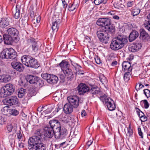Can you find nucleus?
<instances>
[{
  "mask_svg": "<svg viewBox=\"0 0 150 150\" xmlns=\"http://www.w3.org/2000/svg\"><path fill=\"white\" fill-rule=\"evenodd\" d=\"M42 137L41 129L35 131L34 135L28 140V148L29 150H46V144L43 143Z\"/></svg>",
  "mask_w": 150,
  "mask_h": 150,
  "instance_id": "f257e3e1",
  "label": "nucleus"
},
{
  "mask_svg": "<svg viewBox=\"0 0 150 150\" xmlns=\"http://www.w3.org/2000/svg\"><path fill=\"white\" fill-rule=\"evenodd\" d=\"M49 124L55 132V137L57 139H62L65 138L67 134V129L64 127H61L60 122L58 120H52L49 122Z\"/></svg>",
  "mask_w": 150,
  "mask_h": 150,
  "instance_id": "f03ea898",
  "label": "nucleus"
},
{
  "mask_svg": "<svg viewBox=\"0 0 150 150\" xmlns=\"http://www.w3.org/2000/svg\"><path fill=\"white\" fill-rule=\"evenodd\" d=\"M127 42V40L123 35H119L113 39L110 45V47L113 50H117L123 47Z\"/></svg>",
  "mask_w": 150,
  "mask_h": 150,
  "instance_id": "7ed1b4c3",
  "label": "nucleus"
},
{
  "mask_svg": "<svg viewBox=\"0 0 150 150\" xmlns=\"http://www.w3.org/2000/svg\"><path fill=\"white\" fill-rule=\"evenodd\" d=\"M68 81L72 80L74 75L72 70L69 68V64L66 60H62L59 64Z\"/></svg>",
  "mask_w": 150,
  "mask_h": 150,
  "instance_id": "20e7f679",
  "label": "nucleus"
},
{
  "mask_svg": "<svg viewBox=\"0 0 150 150\" xmlns=\"http://www.w3.org/2000/svg\"><path fill=\"white\" fill-rule=\"evenodd\" d=\"M21 60L23 63L28 67L37 68L40 66L37 60L29 55H23Z\"/></svg>",
  "mask_w": 150,
  "mask_h": 150,
  "instance_id": "39448f33",
  "label": "nucleus"
},
{
  "mask_svg": "<svg viewBox=\"0 0 150 150\" xmlns=\"http://www.w3.org/2000/svg\"><path fill=\"white\" fill-rule=\"evenodd\" d=\"M27 81L30 83L34 84L36 87H42L44 85V82L38 77L31 75H27L26 77Z\"/></svg>",
  "mask_w": 150,
  "mask_h": 150,
  "instance_id": "423d86ee",
  "label": "nucleus"
},
{
  "mask_svg": "<svg viewBox=\"0 0 150 150\" xmlns=\"http://www.w3.org/2000/svg\"><path fill=\"white\" fill-rule=\"evenodd\" d=\"M96 34L100 42L105 44L108 43L110 37L108 34L105 32L103 28H98L96 32Z\"/></svg>",
  "mask_w": 150,
  "mask_h": 150,
  "instance_id": "0eeeda50",
  "label": "nucleus"
},
{
  "mask_svg": "<svg viewBox=\"0 0 150 150\" xmlns=\"http://www.w3.org/2000/svg\"><path fill=\"white\" fill-rule=\"evenodd\" d=\"M69 103L70 104L73 108H77L79 104V99L78 96H70L67 97Z\"/></svg>",
  "mask_w": 150,
  "mask_h": 150,
  "instance_id": "6e6552de",
  "label": "nucleus"
},
{
  "mask_svg": "<svg viewBox=\"0 0 150 150\" xmlns=\"http://www.w3.org/2000/svg\"><path fill=\"white\" fill-rule=\"evenodd\" d=\"M18 101L17 97L13 96L3 100V102L5 105H12L17 104Z\"/></svg>",
  "mask_w": 150,
  "mask_h": 150,
  "instance_id": "1a4fd4ad",
  "label": "nucleus"
},
{
  "mask_svg": "<svg viewBox=\"0 0 150 150\" xmlns=\"http://www.w3.org/2000/svg\"><path fill=\"white\" fill-rule=\"evenodd\" d=\"M78 93L80 95H83L89 92V88L88 86L85 83H81L77 87Z\"/></svg>",
  "mask_w": 150,
  "mask_h": 150,
  "instance_id": "9d476101",
  "label": "nucleus"
},
{
  "mask_svg": "<svg viewBox=\"0 0 150 150\" xmlns=\"http://www.w3.org/2000/svg\"><path fill=\"white\" fill-rule=\"evenodd\" d=\"M111 23V20L108 18H99L96 22L98 25L105 27Z\"/></svg>",
  "mask_w": 150,
  "mask_h": 150,
  "instance_id": "9b49d317",
  "label": "nucleus"
},
{
  "mask_svg": "<svg viewBox=\"0 0 150 150\" xmlns=\"http://www.w3.org/2000/svg\"><path fill=\"white\" fill-rule=\"evenodd\" d=\"M12 67L19 72L23 71L24 69L23 65L20 62L17 61H14L11 63Z\"/></svg>",
  "mask_w": 150,
  "mask_h": 150,
  "instance_id": "f8f14e48",
  "label": "nucleus"
},
{
  "mask_svg": "<svg viewBox=\"0 0 150 150\" xmlns=\"http://www.w3.org/2000/svg\"><path fill=\"white\" fill-rule=\"evenodd\" d=\"M7 32L9 35L13 38L15 40H17V38L19 34V32L15 28L11 27L8 28Z\"/></svg>",
  "mask_w": 150,
  "mask_h": 150,
  "instance_id": "ddd939ff",
  "label": "nucleus"
},
{
  "mask_svg": "<svg viewBox=\"0 0 150 150\" xmlns=\"http://www.w3.org/2000/svg\"><path fill=\"white\" fill-rule=\"evenodd\" d=\"M106 100L104 104L107 106L108 109L110 111L114 110L115 109L116 107L113 100L110 97H108V99Z\"/></svg>",
  "mask_w": 150,
  "mask_h": 150,
  "instance_id": "4468645a",
  "label": "nucleus"
},
{
  "mask_svg": "<svg viewBox=\"0 0 150 150\" xmlns=\"http://www.w3.org/2000/svg\"><path fill=\"white\" fill-rule=\"evenodd\" d=\"M53 18V21L52 23V28L53 31H57L59 28V25L61 21L59 18H56V16H54Z\"/></svg>",
  "mask_w": 150,
  "mask_h": 150,
  "instance_id": "2eb2a0df",
  "label": "nucleus"
},
{
  "mask_svg": "<svg viewBox=\"0 0 150 150\" xmlns=\"http://www.w3.org/2000/svg\"><path fill=\"white\" fill-rule=\"evenodd\" d=\"M89 85L91 88H89L88 92L92 95V96H94V95L98 94L100 92V89L98 86L91 84H89Z\"/></svg>",
  "mask_w": 150,
  "mask_h": 150,
  "instance_id": "dca6fc26",
  "label": "nucleus"
},
{
  "mask_svg": "<svg viewBox=\"0 0 150 150\" xmlns=\"http://www.w3.org/2000/svg\"><path fill=\"white\" fill-rule=\"evenodd\" d=\"M105 29L104 31L109 34H111V35H114L115 32V26L112 23L110 25L105 26L104 28Z\"/></svg>",
  "mask_w": 150,
  "mask_h": 150,
  "instance_id": "f3484780",
  "label": "nucleus"
},
{
  "mask_svg": "<svg viewBox=\"0 0 150 150\" xmlns=\"http://www.w3.org/2000/svg\"><path fill=\"white\" fill-rule=\"evenodd\" d=\"M141 47L140 43H134L129 47V50L131 52H135L139 50Z\"/></svg>",
  "mask_w": 150,
  "mask_h": 150,
  "instance_id": "a211bd4d",
  "label": "nucleus"
},
{
  "mask_svg": "<svg viewBox=\"0 0 150 150\" xmlns=\"http://www.w3.org/2000/svg\"><path fill=\"white\" fill-rule=\"evenodd\" d=\"M54 130L51 128L49 127H45V132L44 136L45 137L49 138H52L54 135L55 136V132Z\"/></svg>",
  "mask_w": 150,
  "mask_h": 150,
  "instance_id": "6ab92c4d",
  "label": "nucleus"
},
{
  "mask_svg": "<svg viewBox=\"0 0 150 150\" xmlns=\"http://www.w3.org/2000/svg\"><path fill=\"white\" fill-rule=\"evenodd\" d=\"M139 38L140 39L147 40L149 39V35L144 29H140L139 30Z\"/></svg>",
  "mask_w": 150,
  "mask_h": 150,
  "instance_id": "aec40b11",
  "label": "nucleus"
},
{
  "mask_svg": "<svg viewBox=\"0 0 150 150\" xmlns=\"http://www.w3.org/2000/svg\"><path fill=\"white\" fill-rule=\"evenodd\" d=\"M122 71L125 72H131L132 69L130 63L127 61H124L122 64Z\"/></svg>",
  "mask_w": 150,
  "mask_h": 150,
  "instance_id": "412c9836",
  "label": "nucleus"
},
{
  "mask_svg": "<svg viewBox=\"0 0 150 150\" xmlns=\"http://www.w3.org/2000/svg\"><path fill=\"white\" fill-rule=\"evenodd\" d=\"M10 18L4 17L2 18L0 20V27L5 28L9 24Z\"/></svg>",
  "mask_w": 150,
  "mask_h": 150,
  "instance_id": "4be33fe9",
  "label": "nucleus"
},
{
  "mask_svg": "<svg viewBox=\"0 0 150 150\" xmlns=\"http://www.w3.org/2000/svg\"><path fill=\"white\" fill-rule=\"evenodd\" d=\"M3 39L5 44L10 45L13 42V38L8 34H4L3 35Z\"/></svg>",
  "mask_w": 150,
  "mask_h": 150,
  "instance_id": "5701e85b",
  "label": "nucleus"
},
{
  "mask_svg": "<svg viewBox=\"0 0 150 150\" xmlns=\"http://www.w3.org/2000/svg\"><path fill=\"white\" fill-rule=\"evenodd\" d=\"M73 106L69 103H66L64 105L63 110L66 114L71 113L73 111Z\"/></svg>",
  "mask_w": 150,
  "mask_h": 150,
  "instance_id": "b1692460",
  "label": "nucleus"
},
{
  "mask_svg": "<svg viewBox=\"0 0 150 150\" xmlns=\"http://www.w3.org/2000/svg\"><path fill=\"white\" fill-rule=\"evenodd\" d=\"M12 94L10 91H8L3 87L1 89L0 92V95L1 98H5L8 96H10Z\"/></svg>",
  "mask_w": 150,
  "mask_h": 150,
  "instance_id": "393cba45",
  "label": "nucleus"
},
{
  "mask_svg": "<svg viewBox=\"0 0 150 150\" xmlns=\"http://www.w3.org/2000/svg\"><path fill=\"white\" fill-rule=\"evenodd\" d=\"M6 127L9 132H12L13 135L16 132L17 129V125L16 124H14L13 127L11 124H8Z\"/></svg>",
  "mask_w": 150,
  "mask_h": 150,
  "instance_id": "a878e982",
  "label": "nucleus"
},
{
  "mask_svg": "<svg viewBox=\"0 0 150 150\" xmlns=\"http://www.w3.org/2000/svg\"><path fill=\"white\" fill-rule=\"evenodd\" d=\"M139 35L138 32L136 30H133L130 33L129 36V40L130 42H132L135 40Z\"/></svg>",
  "mask_w": 150,
  "mask_h": 150,
  "instance_id": "bb28decb",
  "label": "nucleus"
},
{
  "mask_svg": "<svg viewBox=\"0 0 150 150\" xmlns=\"http://www.w3.org/2000/svg\"><path fill=\"white\" fill-rule=\"evenodd\" d=\"M11 48L4 49L0 54V57L3 59H8Z\"/></svg>",
  "mask_w": 150,
  "mask_h": 150,
  "instance_id": "cd10ccee",
  "label": "nucleus"
},
{
  "mask_svg": "<svg viewBox=\"0 0 150 150\" xmlns=\"http://www.w3.org/2000/svg\"><path fill=\"white\" fill-rule=\"evenodd\" d=\"M58 81L57 76L51 74L49 79L48 80V82L50 84H53L56 83Z\"/></svg>",
  "mask_w": 150,
  "mask_h": 150,
  "instance_id": "c85d7f7f",
  "label": "nucleus"
},
{
  "mask_svg": "<svg viewBox=\"0 0 150 150\" xmlns=\"http://www.w3.org/2000/svg\"><path fill=\"white\" fill-rule=\"evenodd\" d=\"M30 42L32 44V48L33 50L36 52L38 50L39 46L38 45V43L35 41L34 38H32L30 39Z\"/></svg>",
  "mask_w": 150,
  "mask_h": 150,
  "instance_id": "c756f323",
  "label": "nucleus"
},
{
  "mask_svg": "<svg viewBox=\"0 0 150 150\" xmlns=\"http://www.w3.org/2000/svg\"><path fill=\"white\" fill-rule=\"evenodd\" d=\"M17 57V53L15 50L12 48H11L9 54L8 59H14Z\"/></svg>",
  "mask_w": 150,
  "mask_h": 150,
  "instance_id": "7c9ffc66",
  "label": "nucleus"
},
{
  "mask_svg": "<svg viewBox=\"0 0 150 150\" xmlns=\"http://www.w3.org/2000/svg\"><path fill=\"white\" fill-rule=\"evenodd\" d=\"M5 89H6L7 90L10 91L12 93L14 91V88L12 84L11 83H8L6 84L5 86H3Z\"/></svg>",
  "mask_w": 150,
  "mask_h": 150,
  "instance_id": "2f4dec72",
  "label": "nucleus"
},
{
  "mask_svg": "<svg viewBox=\"0 0 150 150\" xmlns=\"http://www.w3.org/2000/svg\"><path fill=\"white\" fill-rule=\"evenodd\" d=\"M99 78L100 82L103 84H105L107 83L108 80L104 74H100Z\"/></svg>",
  "mask_w": 150,
  "mask_h": 150,
  "instance_id": "473e14b6",
  "label": "nucleus"
},
{
  "mask_svg": "<svg viewBox=\"0 0 150 150\" xmlns=\"http://www.w3.org/2000/svg\"><path fill=\"white\" fill-rule=\"evenodd\" d=\"M26 90L23 88H21L19 89L18 91V97L19 98H22L25 94Z\"/></svg>",
  "mask_w": 150,
  "mask_h": 150,
  "instance_id": "72a5a7b5",
  "label": "nucleus"
},
{
  "mask_svg": "<svg viewBox=\"0 0 150 150\" xmlns=\"http://www.w3.org/2000/svg\"><path fill=\"white\" fill-rule=\"evenodd\" d=\"M148 20H145L144 23L145 28L149 31H150V19H148Z\"/></svg>",
  "mask_w": 150,
  "mask_h": 150,
  "instance_id": "f704fd0d",
  "label": "nucleus"
},
{
  "mask_svg": "<svg viewBox=\"0 0 150 150\" xmlns=\"http://www.w3.org/2000/svg\"><path fill=\"white\" fill-rule=\"evenodd\" d=\"M11 79V77L9 75H4L3 76L2 80L3 82L6 83L10 81Z\"/></svg>",
  "mask_w": 150,
  "mask_h": 150,
  "instance_id": "c9c22d12",
  "label": "nucleus"
},
{
  "mask_svg": "<svg viewBox=\"0 0 150 150\" xmlns=\"http://www.w3.org/2000/svg\"><path fill=\"white\" fill-rule=\"evenodd\" d=\"M20 8H18L16 6V13L14 14V17L16 19H18L20 17Z\"/></svg>",
  "mask_w": 150,
  "mask_h": 150,
  "instance_id": "e433bc0d",
  "label": "nucleus"
},
{
  "mask_svg": "<svg viewBox=\"0 0 150 150\" xmlns=\"http://www.w3.org/2000/svg\"><path fill=\"white\" fill-rule=\"evenodd\" d=\"M140 12V10L138 8H133L131 11L132 14L133 16L139 14Z\"/></svg>",
  "mask_w": 150,
  "mask_h": 150,
  "instance_id": "4c0bfd02",
  "label": "nucleus"
},
{
  "mask_svg": "<svg viewBox=\"0 0 150 150\" xmlns=\"http://www.w3.org/2000/svg\"><path fill=\"white\" fill-rule=\"evenodd\" d=\"M130 72H126L124 76V79L125 81H128L129 79L130 76Z\"/></svg>",
  "mask_w": 150,
  "mask_h": 150,
  "instance_id": "58836bf2",
  "label": "nucleus"
},
{
  "mask_svg": "<svg viewBox=\"0 0 150 150\" xmlns=\"http://www.w3.org/2000/svg\"><path fill=\"white\" fill-rule=\"evenodd\" d=\"M108 97L105 94L103 95L100 96V99L104 104L105 103V101H107V100L108 99Z\"/></svg>",
  "mask_w": 150,
  "mask_h": 150,
  "instance_id": "ea45409f",
  "label": "nucleus"
},
{
  "mask_svg": "<svg viewBox=\"0 0 150 150\" xmlns=\"http://www.w3.org/2000/svg\"><path fill=\"white\" fill-rule=\"evenodd\" d=\"M51 74H41L42 77L44 79L46 80L48 82V80L49 79Z\"/></svg>",
  "mask_w": 150,
  "mask_h": 150,
  "instance_id": "a19ab883",
  "label": "nucleus"
},
{
  "mask_svg": "<svg viewBox=\"0 0 150 150\" xmlns=\"http://www.w3.org/2000/svg\"><path fill=\"white\" fill-rule=\"evenodd\" d=\"M76 7V6L73 3L72 4L69 5L68 9L70 11H72L74 10Z\"/></svg>",
  "mask_w": 150,
  "mask_h": 150,
  "instance_id": "79ce46f5",
  "label": "nucleus"
},
{
  "mask_svg": "<svg viewBox=\"0 0 150 150\" xmlns=\"http://www.w3.org/2000/svg\"><path fill=\"white\" fill-rule=\"evenodd\" d=\"M135 109L136 110V112L137 115L140 118L144 115V113L141 111L138 108H136Z\"/></svg>",
  "mask_w": 150,
  "mask_h": 150,
  "instance_id": "37998d69",
  "label": "nucleus"
},
{
  "mask_svg": "<svg viewBox=\"0 0 150 150\" xmlns=\"http://www.w3.org/2000/svg\"><path fill=\"white\" fill-rule=\"evenodd\" d=\"M144 87V84H142L141 83H137L135 87L136 90L137 91L139 90L140 89Z\"/></svg>",
  "mask_w": 150,
  "mask_h": 150,
  "instance_id": "c03bdc74",
  "label": "nucleus"
},
{
  "mask_svg": "<svg viewBox=\"0 0 150 150\" xmlns=\"http://www.w3.org/2000/svg\"><path fill=\"white\" fill-rule=\"evenodd\" d=\"M10 114L14 116H16L19 114V112L15 109L10 110Z\"/></svg>",
  "mask_w": 150,
  "mask_h": 150,
  "instance_id": "a18cd8bd",
  "label": "nucleus"
},
{
  "mask_svg": "<svg viewBox=\"0 0 150 150\" xmlns=\"http://www.w3.org/2000/svg\"><path fill=\"white\" fill-rule=\"evenodd\" d=\"M145 96L148 98L150 97V91L147 89H144L143 90Z\"/></svg>",
  "mask_w": 150,
  "mask_h": 150,
  "instance_id": "49530a36",
  "label": "nucleus"
},
{
  "mask_svg": "<svg viewBox=\"0 0 150 150\" xmlns=\"http://www.w3.org/2000/svg\"><path fill=\"white\" fill-rule=\"evenodd\" d=\"M141 102H143L144 104V107L145 108H148L149 106V104L148 102L146 100H144L141 101Z\"/></svg>",
  "mask_w": 150,
  "mask_h": 150,
  "instance_id": "de8ad7c7",
  "label": "nucleus"
},
{
  "mask_svg": "<svg viewBox=\"0 0 150 150\" xmlns=\"http://www.w3.org/2000/svg\"><path fill=\"white\" fill-rule=\"evenodd\" d=\"M147 117L146 116L144 115L141 118V120L142 122H145L148 119V118H149L150 119V115L149 116L146 113Z\"/></svg>",
  "mask_w": 150,
  "mask_h": 150,
  "instance_id": "09e8293b",
  "label": "nucleus"
},
{
  "mask_svg": "<svg viewBox=\"0 0 150 150\" xmlns=\"http://www.w3.org/2000/svg\"><path fill=\"white\" fill-rule=\"evenodd\" d=\"M68 141H65L59 144H58V145L59 147H63L64 148L67 147V146L68 145V144L67 143Z\"/></svg>",
  "mask_w": 150,
  "mask_h": 150,
  "instance_id": "8fccbe9b",
  "label": "nucleus"
},
{
  "mask_svg": "<svg viewBox=\"0 0 150 150\" xmlns=\"http://www.w3.org/2000/svg\"><path fill=\"white\" fill-rule=\"evenodd\" d=\"M71 63L72 65L74 67L76 70L77 69V68H79V67L81 68V67L78 64H77L75 63L73 61L70 60Z\"/></svg>",
  "mask_w": 150,
  "mask_h": 150,
  "instance_id": "3c124183",
  "label": "nucleus"
},
{
  "mask_svg": "<svg viewBox=\"0 0 150 150\" xmlns=\"http://www.w3.org/2000/svg\"><path fill=\"white\" fill-rule=\"evenodd\" d=\"M128 132L126 134L127 136H129V137H131L132 136L133 134V131L132 129L130 128V125L129 127L127 129Z\"/></svg>",
  "mask_w": 150,
  "mask_h": 150,
  "instance_id": "603ef678",
  "label": "nucleus"
},
{
  "mask_svg": "<svg viewBox=\"0 0 150 150\" xmlns=\"http://www.w3.org/2000/svg\"><path fill=\"white\" fill-rule=\"evenodd\" d=\"M31 23L33 27H37L39 25V24L36 22V20L35 18L32 21Z\"/></svg>",
  "mask_w": 150,
  "mask_h": 150,
  "instance_id": "864d4df0",
  "label": "nucleus"
},
{
  "mask_svg": "<svg viewBox=\"0 0 150 150\" xmlns=\"http://www.w3.org/2000/svg\"><path fill=\"white\" fill-rule=\"evenodd\" d=\"M134 1H129L127 3V7H131L134 5Z\"/></svg>",
  "mask_w": 150,
  "mask_h": 150,
  "instance_id": "5fc2aeb1",
  "label": "nucleus"
},
{
  "mask_svg": "<svg viewBox=\"0 0 150 150\" xmlns=\"http://www.w3.org/2000/svg\"><path fill=\"white\" fill-rule=\"evenodd\" d=\"M62 108L63 106L62 105H57V107L56 108L55 111L57 112L60 109H62Z\"/></svg>",
  "mask_w": 150,
  "mask_h": 150,
  "instance_id": "6e6d98bb",
  "label": "nucleus"
},
{
  "mask_svg": "<svg viewBox=\"0 0 150 150\" xmlns=\"http://www.w3.org/2000/svg\"><path fill=\"white\" fill-rule=\"evenodd\" d=\"M104 0H94V3L96 5H98L101 4L104 1Z\"/></svg>",
  "mask_w": 150,
  "mask_h": 150,
  "instance_id": "4d7b16f0",
  "label": "nucleus"
},
{
  "mask_svg": "<svg viewBox=\"0 0 150 150\" xmlns=\"http://www.w3.org/2000/svg\"><path fill=\"white\" fill-rule=\"evenodd\" d=\"M80 68L79 67V68H78V70L76 72V74H77L78 73L79 74L83 75L84 73V71L83 70L80 69ZM77 69L78 68H77Z\"/></svg>",
  "mask_w": 150,
  "mask_h": 150,
  "instance_id": "13d9d810",
  "label": "nucleus"
},
{
  "mask_svg": "<svg viewBox=\"0 0 150 150\" xmlns=\"http://www.w3.org/2000/svg\"><path fill=\"white\" fill-rule=\"evenodd\" d=\"M138 131L139 135L141 137V138H143V133L142 131L141 128L140 127H138Z\"/></svg>",
  "mask_w": 150,
  "mask_h": 150,
  "instance_id": "bf43d9fd",
  "label": "nucleus"
},
{
  "mask_svg": "<svg viewBox=\"0 0 150 150\" xmlns=\"http://www.w3.org/2000/svg\"><path fill=\"white\" fill-rule=\"evenodd\" d=\"M73 42L71 41V42H70L69 43V45H67V47H69V48L70 49V50H74V45H73L72 46H71V43H73Z\"/></svg>",
  "mask_w": 150,
  "mask_h": 150,
  "instance_id": "052dcab7",
  "label": "nucleus"
},
{
  "mask_svg": "<svg viewBox=\"0 0 150 150\" xmlns=\"http://www.w3.org/2000/svg\"><path fill=\"white\" fill-rule=\"evenodd\" d=\"M6 120L5 118L1 117H0V124L2 125L5 122Z\"/></svg>",
  "mask_w": 150,
  "mask_h": 150,
  "instance_id": "680f3d73",
  "label": "nucleus"
},
{
  "mask_svg": "<svg viewBox=\"0 0 150 150\" xmlns=\"http://www.w3.org/2000/svg\"><path fill=\"white\" fill-rule=\"evenodd\" d=\"M93 142V140L91 139L90 140H89L86 143V147H88L92 144Z\"/></svg>",
  "mask_w": 150,
  "mask_h": 150,
  "instance_id": "e2e57ef3",
  "label": "nucleus"
},
{
  "mask_svg": "<svg viewBox=\"0 0 150 150\" xmlns=\"http://www.w3.org/2000/svg\"><path fill=\"white\" fill-rule=\"evenodd\" d=\"M96 63L98 64H100L101 63V61L100 59L98 57H97L96 58H94Z\"/></svg>",
  "mask_w": 150,
  "mask_h": 150,
  "instance_id": "0e129e2a",
  "label": "nucleus"
},
{
  "mask_svg": "<svg viewBox=\"0 0 150 150\" xmlns=\"http://www.w3.org/2000/svg\"><path fill=\"white\" fill-rule=\"evenodd\" d=\"M17 137L19 140H20V139H21L22 138V134L20 131L18 132Z\"/></svg>",
  "mask_w": 150,
  "mask_h": 150,
  "instance_id": "69168bd1",
  "label": "nucleus"
},
{
  "mask_svg": "<svg viewBox=\"0 0 150 150\" xmlns=\"http://www.w3.org/2000/svg\"><path fill=\"white\" fill-rule=\"evenodd\" d=\"M62 2L63 5V6L64 8H66L67 6V4L65 0H62Z\"/></svg>",
  "mask_w": 150,
  "mask_h": 150,
  "instance_id": "338daca9",
  "label": "nucleus"
},
{
  "mask_svg": "<svg viewBox=\"0 0 150 150\" xmlns=\"http://www.w3.org/2000/svg\"><path fill=\"white\" fill-rule=\"evenodd\" d=\"M29 94H30V96H33L35 95V92L34 90H33L32 91H30V92Z\"/></svg>",
  "mask_w": 150,
  "mask_h": 150,
  "instance_id": "774afa93",
  "label": "nucleus"
}]
</instances>
